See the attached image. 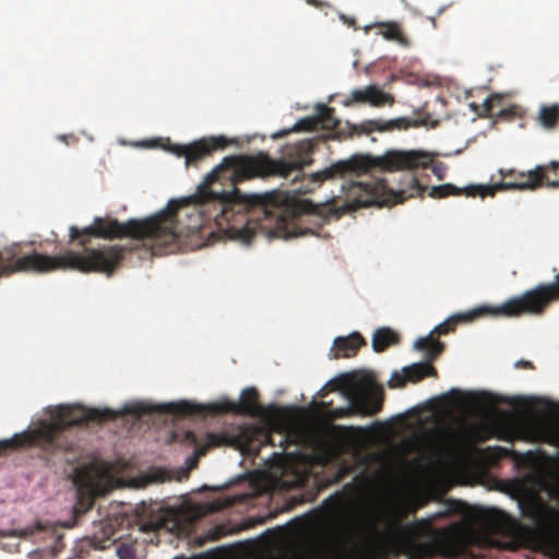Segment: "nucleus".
I'll use <instances>...</instances> for the list:
<instances>
[{
  "label": "nucleus",
  "instance_id": "obj_1",
  "mask_svg": "<svg viewBox=\"0 0 559 559\" xmlns=\"http://www.w3.org/2000/svg\"><path fill=\"white\" fill-rule=\"evenodd\" d=\"M314 140L287 144L282 157L276 159L264 152L255 155L227 156L206 175L189 199L170 201L158 214L144 218H131L120 223L116 218H94L86 227L71 226L70 242H76L80 251L67 250L62 254L48 255L38 252L24 253L21 242L0 248V278L15 273H48L73 270L81 273H104L111 276L121 265L126 254L148 245L154 254H167L178 248L180 231L178 216L183 213L199 228L213 207L214 222L225 238L249 245L259 230L274 229L277 234L295 226L299 215L307 210L304 201L286 193H241L237 185L255 177L288 178L312 163Z\"/></svg>",
  "mask_w": 559,
  "mask_h": 559
},
{
  "label": "nucleus",
  "instance_id": "obj_2",
  "mask_svg": "<svg viewBox=\"0 0 559 559\" xmlns=\"http://www.w3.org/2000/svg\"><path fill=\"white\" fill-rule=\"evenodd\" d=\"M117 417L118 413L109 408L61 405L51 413L48 421L43 420L34 429L0 441V455L22 447H34L48 465L72 464L78 459V449L75 438L68 432L69 428L87 423L100 424Z\"/></svg>",
  "mask_w": 559,
  "mask_h": 559
},
{
  "label": "nucleus",
  "instance_id": "obj_3",
  "mask_svg": "<svg viewBox=\"0 0 559 559\" xmlns=\"http://www.w3.org/2000/svg\"><path fill=\"white\" fill-rule=\"evenodd\" d=\"M559 301V274L551 283L539 284L519 297H513L499 306H480L465 312L455 313L437 325L429 335L419 337L415 348L425 350L429 360L437 359L444 349V344L433 334L444 335L454 330L457 323H469L483 316L520 317L522 314H542L551 302Z\"/></svg>",
  "mask_w": 559,
  "mask_h": 559
},
{
  "label": "nucleus",
  "instance_id": "obj_4",
  "mask_svg": "<svg viewBox=\"0 0 559 559\" xmlns=\"http://www.w3.org/2000/svg\"><path fill=\"white\" fill-rule=\"evenodd\" d=\"M430 167L433 175L442 180L447 166L442 162H433V155L425 151L390 150L381 156L354 155L349 159L337 160L331 166L311 174L309 180L317 187L325 180L344 178L353 174L366 173L378 168L382 171L426 169Z\"/></svg>",
  "mask_w": 559,
  "mask_h": 559
},
{
  "label": "nucleus",
  "instance_id": "obj_5",
  "mask_svg": "<svg viewBox=\"0 0 559 559\" xmlns=\"http://www.w3.org/2000/svg\"><path fill=\"white\" fill-rule=\"evenodd\" d=\"M138 416L144 413L156 412L159 414H171L179 417L202 415L204 413L211 414H236L246 415L250 417H272L278 416L283 411L273 405L263 407L259 403V392L255 388H246L242 390L240 400L211 403L206 406L194 404L188 401L165 403L156 406L140 405L134 408L128 409Z\"/></svg>",
  "mask_w": 559,
  "mask_h": 559
},
{
  "label": "nucleus",
  "instance_id": "obj_6",
  "mask_svg": "<svg viewBox=\"0 0 559 559\" xmlns=\"http://www.w3.org/2000/svg\"><path fill=\"white\" fill-rule=\"evenodd\" d=\"M449 515L450 511L445 510L425 519L403 523L406 512L402 509H394L383 516L384 526L381 536L384 544L394 554L405 555L408 559H423L426 554L423 538L436 521Z\"/></svg>",
  "mask_w": 559,
  "mask_h": 559
},
{
  "label": "nucleus",
  "instance_id": "obj_7",
  "mask_svg": "<svg viewBox=\"0 0 559 559\" xmlns=\"http://www.w3.org/2000/svg\"><path fill=\"white\" fill-rule=\"evenodd\" d=\"M559 442V424L555 427ZM522 515L533 525L522 527L528 545L550 559H559V508L545 503L538 497H531L520 504Z\"/></svg>",
  "mask_w": 559,
  "mask_h": 559
},
{
  "label": "nucleus",
  "instance_id": "obj_8",
  "mask_svg": "<svg viewBox=\"0 0 559 559\" xmlns=\"http://www.w3.org/2000/svg\"><path fill=\"white\" fill-rule=\"evenodd\" d=\"M408 188L394 191L388 187L384 179L376 181H350L343 185L342 189L346 194V201L350 209L367 207L371 205L382 206L384 204L403 203L405 200L419 195L424 191V187L414 176L407 177Z\"/></svg>",
  "mask_w": 559,
  "mask_h": 559
},
{
  "label": "nucleus",
  "instance_id": "obj_9",
  "mask_svg": "<svg viewBox=\"0 0 559 559\" xmlns=\"http://www.w3.org/2000/svg\"><path fill=\"white\" fill-rule=\"evenodd\" d=\"M500 176L514 178L512 181H500L490 186L472 187L468 194H496L498 191L508 190H536L544 186L559 187V162H550L546 165H537L534 169L527 171H518L515 169H500Z\"/></svg>",
  "mask_w": 559,
  "mask_h": 559
},
{
  "label": "nucleus",
  "instance_id": "obj_10",
  "mask_svg": "<svg viewBox=\"0 0 559 559\" xmlns=\"http://www.w3.org/2000/svg\"><path fill=\"white\" fill-rule=\"evenodd\" d=\"M477 538L475 530L463 522L452 523L435 533V544L441 555L457 558L471 547Z\"/></svg>",
  "mask_w": 559,
  "mask_h": 559
},
{
  "label": "nucleus",
  "instance_id": "obj_11",
  "mask_svg": "<svg viewBox=\"0 0 559 559\" xmlns=\"http://www.w3.org/2000/svg\"><path fill=\"white\" fill-rule=\"evenodd\" d=\"M228 143L225 136H212L190 144H171L168 151L183 157L187 166H192L209 157L214 151L225 148Z\"/></svg>",
  "mask_w": 559,
  "mask_h": 559
},
{
  "label": "nucleus",
  "instance_id": "obj_12",
  "mask_svg": "<svg viewBox=\"0 0 559 559\" xmlns=\"http://www.w3.org/2000/svg\"><path fill=\"white\" fill-rule=\"evenodd\" d=\"M317 110L316 116L298 120L294 130L311 131L321 128L333 132L331 135L333 139L341 140L346 136H352L347 126L344 129L341 128V121L334 116V108L321 104L318 106Z\"/></svg>",
  "mask_w": 559,
  "mask_h": 559
},
{
  "label": "nucleus",
  "instance_id": "obj_13",
  "mask_svg": "<svg viewBox=\"0 0 559 559\" xmlns=\"http://www.w3.org/2000/svg\"><path fill=\"white\" fill-rule=\"evenodd\" d=\"M420 122L406 117L395 118L391 120L370 119L361 123H347L350 135L370 134L374 131L386 132L395 129L406 130L411 127H418Z\"/></svg>",
  "mask_w": 559,
  "mask_h": 559
},
{
  "label": "nucleus",
  "instance_id": "obj_14",
  "mask_svg": "<svg viewBox=\"0 0 559 559\" xmlns=\"http://www.w3.org/2000/svg\"><path fill=\"white\" fill-rule=\"evenodd\" d=\"M394 97L383 92L378 85H368L365 88L353 90L349 96L343 102L344 106L350 107L354 104H369L373 107L392 106Z\"/></svg>",
  "mask_w": 559,
  "mask_h": 559
},
{
  "label": "nucleus",
  "instance_id": "obj_15",
  "mask_svg": "<svg viewBox=\"0 0 559 559\" xmlns=\"http://www.w3.org/2000/svg\"><path fill=\"white\" fill-rule=\"evenodd\" d=\"M349 406L340 409L345 414H358L360 416H373L382 408V396L366 391L350 392L348 394Z\"/></svg>",
  "mask_w": 559,
  "mask_h": 559
},
{
  "label": "nucleus",
  "instance_id": "obj_16",
  "mask_svg": "<svg viewBox=\"0 0 559 559\" xmlns=\"http://www.w3.org/2000/svg\"><path fill=\"white\" fill-rule=\"evenodd\" d=\"M432 360H429L427 357V361L413 364L403 369V373L394 372L389 381V385L391 388L402 386L407 381L409 382H418L426 377H437L438 372L436 368L431 365Z\"/></svg>",
  "mask_w": 559,
  "mask_h": 559
},
{
  "label": "nucleus",
  "instance_id": "obj_17",
  "mask_svg": "<svg viewBox=\"0 0 559 559\" xmlns=\"http://www.w3.org/2000/svg\"><path fill=\"white\" fill-rule=\"evenodd\" d=\"M365 344V338L358 332H354L348 336H338L334 340L331 357L334 359L354 357Z\"/></svg>",
  "mask_w": 559,
  "mask_h": 559
},
{
  "label": "nucleus",
  "instance_id": "obj_18",
  "mask_svg": "<svg viewBox=\"0 0 559 559\" xmlns=\"http://www.w3.org/2000/svg\"><path fill=\"white\" fill-rule=\"evenodd\" d=\"M400 336L390 328H380L374 331L372 336V348L376 353L384 352L389 346L396 345Z\"/></svg>",
  "mask_w": 559,
  "mask_h": 559
},
{
  "label": "nucleus",
  "instance_id": "obj_19",
  "mask_svg": "<svg viewBox=\"0 0 559 559\" xmlns=\"http://www.w3.org/2000/svg\"><path fill=\"white\" fill-rule=\"evenodd\" d=\"M479 186L480 185H473V187H479ZM469 188H472V186H468L464 189H460L452 183H444V185H440L437 187H432L429 195L431 198H436V199H442V198H447L450 195H461V194L472 197V194L467 193ZM477 195L485 198L488 195L492 197L493 194H480V193L473 194V197H477Z\"/></svg>",
  "mask_w": 559,
  "mask_h": 559
},
{
  "label": "nucleus",
  "instance_id": "obj_20",
  "mask_svg": "<svg viewBox=\"0 0 559 559\" xmlns=\"http://www.w3.org/2000/svg\"><path fill=\"white\" fill-rule=\"evenodd\" d=\"M380 34L388 40L397 41L402 46H408L409 41L403 34L401 25L397 22H388L379 24Z\"/></svg>",
  "mask_w": 559,
  "mask_h": 559
},
{
  "label": "nucleus",
  "instance_id": "obj_21",
  "mask_svg": "<svg viewBox=\"0 0 559 559\" xmlns=\"http://www.w3.org/2000/svg\"><path fill=\"white\" fill-rule=\"evenodd\" d=\"M538 121L544 128H555L559 122V106H542L538 112Z\"/></svg>",
  "mask_w": 559,
  "mask_h": 559
},
{
  "label": "nucleus",
  "instance_id": "obj_22",
  "mask_svg": "<svg viewBox=\"0 0 559 559\" xmlns=\"http://www.w3.org/2000/svg\"><path fill=\"white\" fill-rule=\"evenodd\" d=\"M481 520L491 528L499 530L507 520V514L497 509H489L483 512Z\"/></svg>",
  "mask_w": 559,
  "mask_h": 559
},
{
  "label": "nucleus",
  "instance_id": "obj_23",
  "mask_svg": "<svg viewBox=\"0 0 559 559\" xmlns=\"http://www.w3.org/2000/svg\"><path fill=\"white\" fill-rule=\"evenodd\" d=\"M500 97L497 96V95H492L488 98H486L483 103V115L484 116H487V117H491V116H504L506 115V111L504 110H499V111H496V106L500 103Z\"/></svg>",
  "mask_w": 559,
  "mask_h": 559
},
{
  "label": "nucleus",
  "instance_id": "obj_24",
  "mask_svg": "<svg viewBox=\"0 0 559 559\" xmlns=\"http://www.w3.org/2000/svg\"><path fill=\"white\" fill-rule=\"evenodd\" d=\"M119 559H135V548L131 544H121L117 548Z\"/></svg>",
  "mask_w": 559,
  "mask_h": 559
},
{
  "label": "nucleus",
  "instance_id": "obj_25",
  "mask_svg": "<svg viewBox=\"0 0 559 559\" xmlns=\"http://www.w3.org/2000/svg\"><path fill=\"white\" fill-rule=\"evenodd\" d=\"M162 527H166V523L163 519H158L156 523H147L144 525V528H152V530L162 528Z\"/></svg>",
  "mask_w": 559,
  "mask_h": 559
},
{
  "label": "nucleus",
  "instance_id": "obj_26",
  "mask_svg": "<svg viewBox=\"0 0 559 559\" xmlns=\"http://www.w3.org/2000/svg\"><path fill=\"white\" fill-rule=\"evenodd\" d=\"M207 438H209V447H216L221 443L219 437L215 433H209Z\"/></svg>",
  "mask_w": 559,
  "mask_h": 559
},
{
  "label": "nucleus",
  "instance_id": "obj_27",
  "mask_svg": "<svg viewBox=\"0 0 559 559\" xmlns=\"http://www.w3.org/2000/svg\"><path fill=\"white\" fill-rule=\"evenodd\" d=\"M515 367L518 368H528V369H534V366L531 361L528 360H519L515 362Z\"/></svg>",
  "mask_w": 559,
  "mask_h": 559
},
{
  "label": "nucleus",
  "instance_id": "obj_28",
  "mask_svg": "<svg viewBox=\"0 0 559 559\" xmlns=\"http://www.w3.org/2000/svg\"><path fill=\"white\" fill-rule=\"evenodd\" d=\"M58 139L60 141L64 142L66 144H69L70 141H76V138L74 135H72V134H70V135H66V134L59 135Z\"/></svg>",
  "mask_w": 559,
  "mask_h": 559
},
{
  "label": "nucleus",
  "instance_id": "obj_29",
  "mask_svg": "<svg viewBox=\"0 0 559 559\" xmlns=\"http://www.w3.org/2000/svg\"><path fill=\"white\" fill-rule=\"evenodd\" d=\"M36 530L37 531H48L49 530V531H51L55 534V528L52 526L48 527L47 525H44L41 523H37Z\"/></svg>",
  "mask_w": 559,
  "mask_h": 559
},
{
  "label": "nucleus",
  "instance_id": "obj_30",
  "mask_svg": "<svg viewBox=\"0 0 559 559\" xmlns=\"http://www.w3.org/2000/svg\"><path fill=\"white\" fill-rule=\"evenodd\" d=\"M341 19L349 26H354L355 25V19L354 17H348L344 14L341 15Z\"/></svg>",
  "mask_w": 559,
  "mask_h": 559
},
{
  "label": "nucleus",
  "instance_id": "obj_31",
  "mask_svg": "<svg viewBox=\"0 0 559 559\" xmlns=\"http://www.w3.org/2000/svg\"><path fill=\"white\" fill-rule=\"evenodd\" d=\"M186 439L190 441L191 443H197V437L192 431L186 432Z\"/></svg>",
  "mask_w": 559,
  "mask_h": 559
},
{
  "label": "nucleus",
  "instance_id": "obj_32",
  "mask_svg": "<svg viewBox=\"0 0 559 559\" xmlns=\"http://www.w3.org/2000/svg\"><path fill=\"white\" fill-rule=\"evenodd\" d=\"M307 3L316 7V8H322L325 3L319 0H306Z\"/></svg>",
  "mask_w": 559,
  "mask_h": 559
},
{
  "label": "nucleus",
  "instance_id": "obj_33",
  "mask_svg": "<svg viewBox=\"0 0 559 559\" xmlns=\"http://www.w3.org/2000/svg\"><path fill=\"white\" fill-rule=\"evenodd\" d=\"M206 450H207L206 447L205 448H200V449H198V454L203 455V454H205Z\"/></svg>",
  "mask_w": 559,
  "mask_h": 559
},
{
  "label": "nucleus",
  "instance_id": "obj_34",
  "mask_svg": "<svg viewBox=\"0 0 559 559\" xmlns=\"http://www.w3.org/2000/svg\"><path fill=\"white\" fill-rule=\"evenodd\" d=\"M488 402L495 404L497 403V400L492 395H489Z\"/></svg>",
  "mask_w": 559,
  "mask_h": 559
},
{
  "label": "nucleus",
  "instance_id": "obj_35",
  "mask_svg": "<svg viewBox=\"0 0 559 559\" xmlns=\"http://www.w3.org/2000/svg\"><path fill=\"white\" fill-rule=\"evenodd\" d=\"M340 382L342 383V385H346L347 384L346 383L347 382V376L342 378V379H340Z\"/></svg>",
  "mask_w": 559,
  "mask_h": 559
},
{
  "label": "nucleus",
  "instance_id": "obj_36",
  "mask_svg": "<svg viewBox=\"0 0 559 559\" xmlns=\"http://www.w3.org/2000/svg\"><path fill=\"white\" fill-rule=\"evenodd\" d=\"M305 234H306V233H296V231H294V233H293V236H299V235H305Z\"/></svg>",
  "mask_w": 559,
  "mask_h": 559
}]
</instances>
